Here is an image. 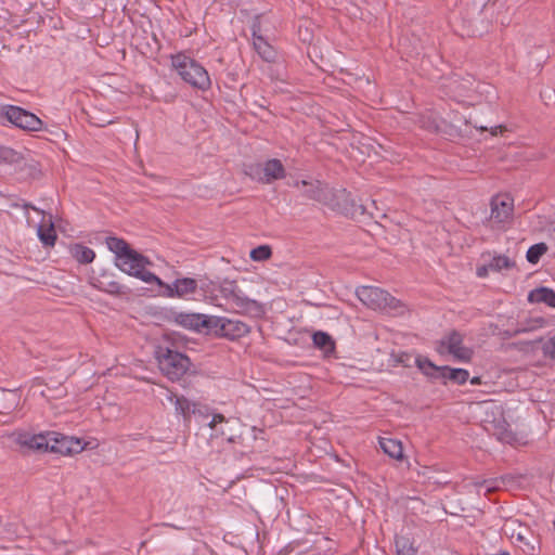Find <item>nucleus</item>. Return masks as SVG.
Returning a JSON list of instances; mask_svg holds the SVG:
<instances>
[{
	"label": "nucleus",
	"instance_id": "dca6fc26",
	"mask_svg": "<svg viewBox=\"0 0 555 555\" xmlns=\"http://www.w3.org/2000/svg\"><path fill=\"white\" fill-rule=\"evenodd\" d=\"M163 291V296L166 297H183L196 289L197 283L194 279L183 278L177 279L172 284H167L160 280L156 283Z\"/></svg>",
	"mask_w": 555,
	"mask_h": 555
},
{
	"label": "nucleus",
	"instance_id": "5701e85b",
	"mask_svg": "<svg viewBox=\"0 0 555 555\" xmlns=\"http://www.w3.org/2000/svg\"><path fill=\"white\" fill-rule=\"evenodd\" d=\"M530 302H544L555 308V292L547 287H540L529 293Z\"/></svg>",
	"mask_w": 555,
	"mask_h": 555
},
{
	"label": "nucleus",
	"instance_id": "0eeeda50",
	"mask_svg": "<svg viewBox=\"0 0 555 555\" xmlns=\"http://www.w3.org/2000/svg\"><path fill=\"white\" fill-rule=\"evenodd\" d=\"M245 173L257 182L270 184L275 180L284 179L286 170L280 159L272 158L264 163L248 165Z\"/></svg>",
	"mask_w": 555,
	"mask_h": 555
},
{
	"label": "nucleus",
	"instance_id": "a19ab883",
	"mask_svg": "<svg viewBox=\"0 0 555 555\" xmlns=\"http://www.w3.org/2000/svg\"><path fill=\"white\" fill-rule=\"evenodd\" d=\"M498 129H500V130L502 131V130H503V129H505V128H504V127H502V126H499V127H491V129H490V130H491V134H492V135H496V134H498Z\"/></svg>",
	"mask_w": 555,
	"mask_h": 555
},
{
	"label": "nucleus",
	"instance_id": "c03bdc74",
	"mask_svg": "<svg viewBox=\"0 0 555 555\" xmlns=\"http://www.w3.org/2000/svg\"><path fill=\"white\" fill-rule=\"evenodd\" d=\"M359 208L361 209V214H364L365 208L362 205Z\"/></svg>",
	"mask_w": 555,
	"mask_h": 555
},
{
	"label": "nucleus",
	"instance_id": "2eb2a0df",
	"mask_svg": "<svg viewBox=\"0 0 555 555\" xmlns=\"http://www.w3.org/2000/svg\"><path fill=\"white\" fill-rule=\"evenodd\" d=\"M91 285L95 289L109 294L112 296L128 295L131 289L114 280V274L108 271H103L99 278H92Z\"/></svg>",
	"mask_w": 555,
	"mask_h": 555
},
{
	"label": "nucleus",
	"instance_id": "473e14b6",
	"mask_svg": "<svg viewBox=\"0 0 555 555\" xmlns=\"http://www.w3.org/2000/svg\"><path fill=\"white\" fill-rule=\"evenodd\" d=\"M514 262L506 256H496L489 262L490 270L500 271L502 269H509Z\"/></svg>",
	"mask_w": 555,
	"mask_h": 555
},
{
	"label": "nucleus",
	"instance_id": "cd10ccee",
	"mask_svg": "<svg viewBox=\"0 0 555 555\" xmlns=\"http://www.w3.org/2000/svg\"><path fill=\"white\" fill-rule=\"evenodd\" d=\"M415 363L425 375L435 378H441V367L436 366L430 360L426 358H417L415 359Z\"/></svg>",
	"mask_w": 555,
	"mask_h": 555
},
{
	"label": "nucleus",
	"instance_id": "c9c22d12",
	"mask_svg": "<svg viewBox=\"0 0 555 555\" xmlns=\"http://www.w3.org/2000/svg\"><path fill=\"white\" fill-rule=\"evenodd\" d=\"M542 352L544 357L555 359V335L543 341Z\"/></svg>",
	"mask_w": 555,
	"mask_h": 555
},
{
	"label": "nucleus",
	"instance_id": "393cba45",
	"mask_svg": "<svg viewBox=\"0 0 555 555\" xmlns=\"http://www.w3.org/2000/svg\"><path fill=\"white\" fill-rule=\"evenodd\" d=\"M542 324H543V320L542 319L529 320L526 323L519 324L515 328L505 330L502 333V335H503L504 338H513V337L517 336L518 334L534 331V330L541 327Z\"/></svg>",
	"mask_w": 555,
	"mask_h": 555
},
{
	"label": "nucleus",
	"instance_id": "4c0bfd02",
	"mask_svg": "<svg viewBox=\"0 0 555 555\" xmlns=\"http://www.w3.org/2000/svg\"><path fill=\"white\" fill-rule=\"evenodd\" d=\"M391 358L393 359L396 364H401L405 367L411 366L412 356L408 352H400L398 354L392 353Z\"/></svg>",
	"mask_w": 555,
	"mask_h": 555
},
{
	"label": "nucleus",
	"instance_id": "a211bd4d",
	"mask_svg": "<svg viewBox=\"0 0 555 555\" xmlns=\"http://www.w3.org/2000/svg\"><path fill=\"white\" fill-rule=\"evenodd\" d=\"M16 442L21 447L28 448L29 450L38 452H49V431L29 435L20 434L16 438Z\"/></svg>",
	"mask_w": 555,
	"mask_h": 555
},
{
	"label": "nucleus",
	"instance_id": "6ab92c4d",
	"mask_svg": "<svg viewBox=\"0 0 555 555\" xmlns=\"http://www.w3.org/2000/svg\"><path fill=\"white\" fill-rule=\"evenodd\" d=\"M198 406L197 403L191 402L185 397H177L175 402L176 411L188 421H190L192 416L196 417L197 414L199 418L206 417V414Z\"/></svg>",
	"mask_w": 555,
	"mask_h": 555
},
{
	"label": "nucleus",
	"instance_id": "20e7f679",
	"mask_svg": "<svg viewBox=\"0 0 555 555\" xmlns=\"http://www.w3.org/2000/svg\"><path fill=\"white\" fill-rule=\"evenodd\" d=\"M357 296L363 305L373 310H382L393 314L404 312V305L379 287L361 286L357 289Z\"/></svg>",
	"mask_w": 555,
	"mask_h": 555
},
{
	"label": "nucleus",
	"instance_id": "6e6552de",
	"mask_svg": "<svg viewBox=\"0 0 555 555\" xmlns=\"http://www.w3.org/2000/svg\"><path fill=\"white\" fill-rule=\"evenodd\" d=\"M1 116L15 127L25 131H40L43 128V121L34 113L15 105H3Z\"/></svg>",
	"mask_w": 555,
	"mask_h": 555
},
{
	"label": "nucleus",
	"instance_id": "58836bf2",
	"mask_svg": "<svg viewBox=\"0 0 555 555\" xmlns=\"http://www.w3.org/2000/svg\"><path fill=\"white\" fill-rule=\"evenodd\" d=\"M12 207H13V208H22V209H24V210H26V211H27V210H29V209H33V210H35V211H37V212H41V214H43V211H42V210H40V209H39V208H37L35 205H33L31 203L26 202V201H24V199H21V202H17V203H13V204H12Z\"/></svg>",
	"mask_w": 555,
	"mask_h": 555
},
{
	"label": "nucleus",
	"instance_id": "b1692460",
	"mask_svg": "<svg viewBox=\"0 0 555 555\" xmlns=\"http://www.w3.org/2000/svg\"><path fill=\"white\" fill-rule=\"evenodd\" d=\"M440 375L442 379H449L459 385L465 384L469 377L468 371L464 369H451L449 366H441Z\"/></svg>",
	"mask_w": 555,
	"mask_h": 555
},
{
	"label": "nucleus",
	"instance_id": "1a4fd4ad",
	"mask_svg": "<svg viewBox=\"0 0 555 555\" xmlns=\"http://www.w3.org/2000/svg\"><path fill=\"white\" fill-rule=\"evenodd\" d=\"M250 332V327L234 319L210 315V333L230 340L238 339Z\"/></svg>",
	"mask_w": 555,
	"mask_h": 555
},
{
	"label": "nucleus",
	"instance_id": "9d476101",
	"mask_svg": "<svg viewBox=\"0 0 555 555\" xmlns=\"http://www.w3.org/2000/svg\"><path fill=\"white\" fill-rule=\"evenodd\" d=\"M438 351L448 352L455 359L468 362L472 359L473 351L463 346V335L457 331H452L440 340Z\"/></svg>",
	"mask_w": 555,
	"mask_h": 555
},
{
	"label": "nucleus",
	"instance_id": "412c9836",
	"mask_svg": "<svg viewBox=\"0 0 555 555\" xmlns=\"http://www.w3.org/2000/svg\"><path fill=\"white\" fill-rule=\"evenodd\" d=\"M69 250L73 258L81 264L91 263L95 258L94 250L80 243L72 245Z\"/></svg>",
	"mask_w": 555,
	"mask_h": 555
},
{
	"label": "nucleus",
	"instance_id": "f8f14e48",
	"mask_svg": "<svg viewBox=\"0 0 555 555\" xmlns=\"http://www.w3.org/2000/svg\"><path fill=\"white\" fill-rule=\"evenodd\" d=\"M502 534L507 537L512 542H519L527 547L532 554L535 546L530 544L529 537L532 535L530 529L516 519H507L502 527Z\"/></svg>",
	"mask_w": 555,
	"mask_h": 555
},
{
	"label": "nucleus",
	"instance_id": "49530a36",
	"mask_svg": "<svg viewBox=\"0 0 555 555\" xmlns=\"http://www.w3.org/2000/svg\"><path fill=\"white\" fill-rule=\"evenodd\" d=\"M479 129H480L481 131H485V130H487L488 128H487V127H479Z\"/></svg>",
	"mask_w": 555,
	"mask_h": 555
},
{
	"label": "nucleus",
	"instance_id": "bb28decb",
	"mask_svg": "<svg viewBox=\"0 0 555 555\" xmlns=\"http://www.w3.org/2000/svg\"><path fill=\"white\" fill-rule=\"evenodd\" d=\"M23 162V154L14 149L0 145V164L20 166Z\"/></svg>",
	"mask_w": 555,
	"mask_h": 555
},
{
	"label": "nucleus",
	"instance_id": "2f4dec72",
	"mask_svg": "<svg viewBox=\"0 0 555 555\" xmlns=\"http://www.w3.org/2000/svg\"><path fill=\"white\" fill-rule=\"evenodd\" d=\"M18 167L21 169H28V176L33 179H37L41 176L39 163L33 158L28 159L23 155V162Z\"/></svg>",
	"mask_w": 555,
	"mask_h": 555
},
{
	"label": "nucleus",
	"instance_id": "7ed1b4c3",
	"mask_svg": "<svg viewBox=\"0 0 555 555\" xmlns=\"http://www.w3.org/2000/svg\"><path fill=\"white\" fill-rule=\"evenodd\" d=\"M295 186L301 190L302 195L307 198L326 205L333 210L348 214V209L344 204L349 196L346 190H334L320 180L296 181Z\"/></svg>",
	"mask_w": 555,
	"mask_h": 555
},
{
	"label": "nucleus",
	"instance_id": "423d86ee",
	"mask_svg": "<svg viewBox=\"0 0 555 555\" xmlns=\"http://www.w3.org/2000/svg\"><path fill=\"white\" fill-rule=\"evenodd\" d=\"M172 66L185 82L203 93L206 92L208 88V72L198 62L179 53L172 56Z\"/></svg>",
	"mask_w": 555,
	"mask_h": 555
},
{
	"label": "nucleus",
	"instance_id": "7c9ffc66",
	"mask_svg": "<svg viewBox=\"0 0 555 555\" xmlns=\"http://www.w3.org/2000/svg\"><path fill=\"white\" fill-rule=\"evenodd\" d=\"M397 555H416V548L406 537H398L396 539Z\"/></svg>",
	"mask_w": 555,
	"mask_h": 555
},
{
	"label": "nucleus",
	"instance_id": "ddd939ff",
	"mask_svg": "<svg viewBox=\"0 0 555 555\" xmlns=\"http://www.w3.org/2000/svg\"><path fill=\"white\" fill-rule=\"evenodd\" d=\"M166 320L175 322L186 330L197 331L199 327L208 328L207 314L178 312L170 309L166 312Z\"/></svg>",
	"mask_w": 555,
	"mask_h": 555
},
{
	"label": "nucleus",
	"instance_id": "e433bc0d",
	"mask_svg": "<svg viewBox=\"0 0 555 555\" xmlns=\"http://www.w3.org/2000/svg\"><path fill=\"white\" fill-rule=\"evenodd\" d=\"M261 18H262V15H256L253 20V23H251V35H253V40L257 39L258 37H263L262 35V26H261Z\"/></svg>",
	"mask_w": 555,
	"mask_h": 555
},
{
	"label": "nucleus",
	"instance_id": "aec40b11",
	"mask_svg": "<svg viewBox=\"0 0 555 555\" xmlns=\"http://www.w3.org/2000/svg\"><path fill=\"white\" fill-rule=\"evenodd\" d=\"M37 234L43 246L52 247L55 245L57 235L52 222V216H50L48 223L42 222L38 225Z\"/></svg>",
	"mask_w": 555,
	"mask_h": 555
},
{
	"label": "nucleus",
	"instance_id": "72a5a7b5",
	"mask_svg": "<svg viewBox=\"0 0 555 555\" xmlns=\"http://www.w3.org/2000/svg\"><path fill=\"white\" fill-rule=\"evenodd\" d=\"M272 256V250L269 245H260L250 251V258L254 261L268 260Z\"/></svg>",
	"mask_w": 555,
	"mask_h": 555
},
{
	"label": "nucleus",
	"instance_id": "37998d69",
	"mask_svg": "<svg viewBox=\"0 0 555 555\" xmlns=\"http://www.w3.org/2000/svg\"><path fill=\"white\" fill-rule=\"evenodd\" d=\"M470 383H472L473 385H477V384H479V383H480V379H479V377H474V378L470 380Z\"/></svg>",
	"mask_w": 555,
	"mask_h": 555
},
{
	"label": "nucleus",
	"instance_id": "4468645a",
	"mask_svg": "<svg viewBox=\"0 0 555 555\" xmlns=\"http://www.w3.org/2000/svg\"><path fill=\"white\" fill-rule=\"evenodd\" d=\"M210 439H220L221 442L232 443L234 441V422L225 418L220 413L210 412Z\"/></svg>",
	"mask_w": 555,
	"mask_h": 555
},
{
	"label": "nucleus",
	"instance_id": "39448f33",
	"mask_svg": "<svg viewBox=\"0 0 555 555\" xmlns=\"http://www.w3.org/2000/svg\"><path fill=\"white\" fill-rule=\"evenodd\" d=\"M155 358L162 373L171 382L181 379L190 367V359L168 347H157Z\"/></svg>",
	"mask_w": 555,
	"mask_h": 555
},
{
	"label": "nucleus",
	"instance_id": "c85d7f7f",
	"mask_svg": "<svg viewBox=\"0 0 555 555\" xmlns=\"http://www.w3.org/2000/svg\"><path fill=\"white\" fill-rule=\"evenodd\" d=\"M313 344L325 352H331L335 348L332 337L324 332H317L312 336Z\"/></svg>",
	"mask_w": 555,
	"mask_h": 555
},
{
	"label": "nucleus",
	"instance_id": "a18cd8bd",
	"mask_svg": "<svg viewBox=\"0 0 555 555\" xmlns=\"http://www.w3.org/2000/svg\"><path fill=\"white\" fill-rule=\"evenodd\" d=\"M542 341H543V339H542V338H539V339L534 340V341H533V344L542 343Z\"/></svg>",
	"mask_w": 555,
	"mask_h": 555
},
{
	"label": "nucleus",
	"instance_id": "ea45409f",
	"mask_svg": "<svg viewBox=\"0 0 555 555\" xmlns=\"http://www.w3.org/2000/svg\"><path fill=\"white\" fill-rule=\"evenodd\" d=\"M489 270H490L489 264H487V266H482V267H479V268L477 269V275H478L479 278H485V276H487V274H488V271H489Z\"/></svg>",
	"mask_w": 555,
	"mask_h": 555
},
{
	"label": "nucleus",
	"instance_id": "f3484780",
	"mask_svg": "<svg viewBox=\"0 0 555 555\" xmlns=\"http://www.w3.org/2000/svg\"><path fill=\"white\" fill-rule=\"evenodd\" d=\"M513 212V199L506 195H496L491 199V220L503 223L511 219Z\"/></svg>",
	"mask_w": 555,
	"mask_h": 555
},
{
	"label": "nucleus",
	"instance_id": "c756f323",
	"mask_svg": "<svg viewBox=\"0 0 555 555\" xmlns=\"http://www.w3.org/2000/svg\"><path fill=\"white\" fill-rule=\"evenodd\" d=\"M548 247L545 243H538L532 245L527 251V260L528 262L535 264L539 262L540 258L547 251Z\"/></svg>",
	"mask_w": 555,
	"mask_h": 555
},
{
	"label": "nucleus",
	"instance_id": "79ce46f5",
	"mask_svg": "<svg viewBox=\"0 0 555 555\" xmlns=\"http://www.w3.org/2000/svg\"><path fill=\"white\" fill-rule=\"evenodd\" d=\"M9 396L12 397L11 405H16L17 404L16 395L14 392H9Z\"/></svg>",
	"mask_w": 555,
	"mask_h": 555
},
{
	"label": "nucleus",
	"instance_id": "9b49d317",
	"mask_svg": "<svg viewBox=\"0 0 555 555\" xmlns=\"http://www.w3.org/2000/svg\"><path fill=\"white\" fill-rule=\"evenodd\" d=\"M49 452L61 455H72L83 450L81 440L56 431H49Z\"/></svg>",
	"mask_w": 555,
	"mask_h": 555
},
{
	"label": "nucleus",
	"instance_id": "f257e3e1",
	"mask_svg": "<svg viewBox=\"0 0 555 555\" xmlns=\"http://www.w3.org/2000/svg\"><path fill=\"white\" fill-rule=\"evenodd\" d=\"M210 305L251 318H261L266 313L263 304L246 297L234 280L210 281Z\"/></svg>",
	"mask_w": 555,
	"mask_h": 555
},
{
	"label": "nucleus",
	"instance_id": "f704fd0d",
	"mask_svg": "<svg viewBox=\"0 0 555 555\" xmlns=\"http://www.w3.org/2000/svg\"><path fill=\"white\" fill-rule=\"evenodd\" d=\"M494 435L496 436L498 440L504 443L512 444L515 441V435L505 427L499 428Z\"/></svg>",
	"mask_w": 555,
	"mask_h": 555
},
{
	"label": "nucleus",
	"instance_id": "f03ea898",
	"mask_svg": "<svg viewBox=\"0 0 555 555\" xmlns=\"http://www.w3.org/2000/svg\"><path fill=\"white\" fill-rule=\"evenodd\" d=\"M107 248L115 254V266L126 274L134 276L145 283H160V279L146 270L152 262L150 259L133 249L124 238L106 237Z\"/></svg>",
	"mask_w": 555,
	"mask_h": 555
},
{
	"label": "nucleus",
	"instance_id": "a878e982",
	"mask_svg": "<svg viewBox=\"0 0 555 555\" xmlns=\"http://www.w3.org/2000/svg\"><path fill=\"white\" fill-rule=\"evenodd\" d=\"M379 444L383 451L390 457L396 460L402 459L403 448L400 441L390 438H382Z\"/></svg>",
	"mask_w": 555,
	"mask_h": 555
},
{
	"label": "nucleus",
	"instance_id": "4be33fe9",
	"mask_svg": "<svg viewBox=\"0 0 555 555\" xmlns=\"http://www.w3.org/2000/svg\"><path fill=\"white\" fill-rule=\"evenodd\" d=\"M253 46L258 55L266 62H274L276 59L275 49L264 39V37H258L253 40Z\"/></svg>",
	"mask_w": 555,
	"mask_h": 555
}]
</instances>
